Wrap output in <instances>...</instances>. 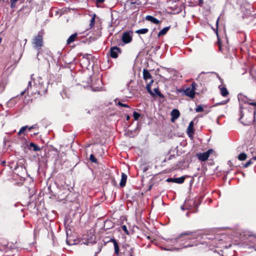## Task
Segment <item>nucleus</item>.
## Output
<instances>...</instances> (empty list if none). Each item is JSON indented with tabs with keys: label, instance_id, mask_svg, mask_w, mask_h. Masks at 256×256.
<instances>
[{
	"label": "nucleus",
	"instance_id": "1",
	"mask_svg": "<svg viewBox=\"0 0 256 256\" xmlns=\"http://www.w3.org/2000/svg\"><path fill=\"white\" fill-rule=\"evenodd\" d=\"M200 236V234L198 231L190 232L188 231L182 233L178 238L170 239L168 240V242H170L173 244H176L178 242H182L186 240L196 239Z\"/></svg>",
	"mask_w": 256,
	"mask_h": 256
},
{
	"label": "nucleus",
	"instance_id": "2",
	"mask_svg": "<svg viewBox=\"0 0 256 256\" xmlns=\"http://www.w3.org/2000/svg\"><path fill=\"white\" fill-rule=\"evenodd\" d=\"M43 36L44 32L42 31H40L38 32L37 35L34 36L32 40V44L33 48L38 51L37 57L38 56L40 52V50L44 46Z\"/></svg>",
	"mask_w": 256,
	"mask_h": 256
},
{
	"label": "nucleus",
	"instance_id": "3",
	"mask_svg": "<svg viewBox=\"0 0 256 256\" xmlns=\"http://www.w3.org/2000/svg\"><path fill=\"white\" fill-rule=\"evenodd\" d=\"M196 84L195 82H192L191 86L186 88L184 91V94L190 98H193L195 96Z\"/></svg>",
	"mask_w": 256,
	"mask_h": 256
},
{
	"label": "nucleus",
	"instance_id": "4",
	"mask_svg": "<svg viewBox=\"0 0 256 256\" xmlns=\"http://www.w3.org/2000/svg\"><path fill=\"white\" fill-rule=\"evenodd\" d=\"M212 151V150H208L203 152L197 154L198 158L201 161H205L208 160L210 156V152Z\"/></svg>",
	"mask_w": 256,
	"mask_h": 256
},
{
	"label": "nucleus",
	"instance_id": "5",
	"mask_svg": "<svg viewBox=\"0 0 256 256\" xmlns=\"http://www.w3.org/2000/svg\"><path fill=\"white\" fill-rule=\"evenodd\" d=\"M122 40L124 44H128L132 41V36L128 32H124L122 36Z\"/></svg>",
	"mask_w": 256,
	"mask_h": 256
},
{
	"label": "nucleus",
	"instance_id": "6",
	"mask_svg": "<svg viewBox=\"0 0 256 256\" xmlns=\"http://www.w3.org/2000/svg\"><path fill=\"white\" fill-rule=\"evenodd\" d=\"M120 52V48L116 46H114L110 48V56L112 58H118V54Z\"/></svg>",
	"mask_w": 256,
	"mask_h": 256
},
{
	"label": "nucleus",
	"instance_id": "7",
	"mask_svg": "<svg viewBox=\"0 0 256 256\" xmlns=\"http://www.w3.org/2000/svg\"><path fill=\"white\" fill-rule=\"evenodd\" d=\"M238 96L240 101L242 100L246 104L247 103L250 105L256 106V102H250V100L249 99L242 94L238 95Z\"/></svg>",
	"mask_w": 256,
	"mask_h": 256
},
{
	"label": "nucleus",
	"instance_id": "8",
	"mask_svg": "<svg viewBox=\"0 0 256 256\" xmlns=\"http://www.w3.org/2000/svg\"><path fill=\"white\" fill-rule=\"evenodd\" d=\"M187 134L189 137L192 138L194 134V122L192 121L190 122L188 124L187 128Z\"/></svg>",
	"mask_w": 256,
	"mask_h": 256
},
{
	"label": "nucleus",
	"instance_id": "9",
	"mask_svg": "<svg viewBox=\"0 0 256 256\" xmlns=\"http://www.w3.org/2000/svg\"><path fill=\"white\" fill-rule=\"evenodd\" d=\"M170 114L172 116L171 120L174 122L175 120L179 118L180 112L177 109H174L172 111Z\"/></svg>",
	"mask_w": 256,
	"mask_h": 256
},
{
	"label": "nucleus",
	"instance_id": "10",
	"mask_svg": "<svg viewBox=\"0 0 256 256\" xmlns=\"http://www.w3.org/2000/svg\"><path fill=\"white\" fill-rule=\"evenodd\" d=\"M127 180V176L124 173L122 174L121 180L120 183V185L121 187L123 188L126 186V182Z\"/></svg>",
	"mask_w": 256,
	"mask_h": 256
},
{
	"label": "nucleus",
	"instance_id": "11",
	"mask_svg": "<svg viewBox=\"0 0 256 256\" xmlns=\"http://www.w3.org/2000/svg\"><path fill=\"white\" fill-rule=\"evenodd\" d=\"M143 77L145 80H150V81L151 80H152L151 74H150L149 72L146 69H144L143 70Z\"/></svg>",
	"mask_w": 256,
	"mask_h": 256
},
{
	"label": "nucleus",
	"instance_id": "12",
	"mask_svg": "<svg viewBox=\"0 0 256 256\" xmlns=\"http://www.w3.org/2000/svg\"><path fill=\"white\" fill-rule=\"evenodd\" d=\"M77 36H78L77 33H74V34H72L67 40L66 44H70L71 43H72L76 40Z\"/></svg>",
	"mask_w": 256,
	"mask_h": 256
},
{
	"label": "nucleus",
	"instance_id": "13",
	"mask_svg": "<svg viewBox=\"0 0 256 256\" xmlns=\"http://www.w3.org/2000/svg\"><path fill=\"white\" fill-rule=\"evenodd\" d=\"M110 241L113 242L114 248V252L116 255H118L119 254V246L118 245V244L116 240L114 239H111Z\"/></svg>",
	"mask_w": 256,
	"mask_h": 256
},
{
	"label": "nucleus",
	"instance_id": "14",
	"mask_svg": "<svg viewBox=\"0 0 256 256\" xmlns=\"http://www.w3.org/2000/svg\"><path fill=\"white\" fill-rule=\"evenodd\" d=\"M146 20L148 21H150V22H153L154 24H158L160 22L158 20H157L156 18H154L152 16H147L146 17Z\"/></svg>",
	"mask_w": 256,
	"mask_h": 256
},
{
	"label": "nucleus",
	"instance_id": "15",
	"mask_svg": "<svg viewBox=\"0 0 256 256\" xmlns=\"http://www.w3.org/2000/svg\"><path fill=\"white\" fill-rule=\"evenodd\" d=\"M185 180V176H182L180 178H174L173 182L177 184H182Z\"/></svg>",
	"mask_w": 256,
	"mask_h": 256
},
{
	"label": "nucleus",
	"instance_id": "16",
	"mask_svg": "<svg viewBox=\"0 0 256 256\" xmlns=\"http://www.w3.org/2000/svg\"><path fill=\"white\" fill-rule=\"evenodd\" d=\"M154 82V80H151L150 82L149 83H148L147 84H146V90H148V92L150 94L152 95H153V93L151 90V86H152V84Z\"/></svg>",
	"mask_w": 256,
	"mask_h": 256
},
{
	"label": "nucleus",
	"instance_id": "17",
	"mask_svg": "<svg viewBox=\"0 0 256 256\" xmlns=\"http://www.w3.org/2000/svg\"><path fill=\"white\" fill-rule=\"evenodd\" d=\"M170 29V27L169 26H167V27H165L164 28H163L158 33V36H163V35H164L165 34H166V33L167 32L168 30Z\"/></svg>",
	"mask_w": 256,
	"mask_h": 256
},
{
	"label": "nucleus",
	"instance_id": "18",
	"mask_svg": "<svg viewBox=\"0 0 256 256\" xmlns=\"http://www.w3.org/2000/svg\"><path fill=\"white\" fill-rule=\"evenodd\" d=\"M220 94L223 96H226L229 93L226 88L222 87L220 88Z\"/></svg>",
	"mask_w": 256,
	"mask_h": 256
},
{
	"label": "nucleus",
	"instance_id": "19",
	"mask_svg": "<svg viewBox=\"0 0 256 256\" xmlns=\"http://www.w3.org/2000/svg\"><path fill=\"white\" fill-rule=\"evenodd\" d=\"M30 146L33 149V150L35 152L40 150V148L35 144L33 142H30Z\"/></svg>",
	"mask_w": 256,
	"mask_h": 256
},
{
	"label": "nucleus",
	"instance_id": "20",
	"mask_svg": "<svg viewBox=\"0 0 256 256\" xmlns=\"http://www.w3.org/2000/svg\"><path fill=\"white\" fill-rule=\"evenodd\" d=\"M243 116H244V114L241 111L240 112V118H239V121L242 123L244 125H248L250 124L251 122V121H249V122H244V121H242V120L243 118Z\"/></svg>",
	"mask_w": 256,
	"mask_h": 256
},
{
	"label": "nucleus",
	"instance_id": "21",
	"mask_svg": "<svg viewBox=\"0 0 256 256\" xmlns=\"http://www.w3.org/2000/svg\"><path fill=\"white\" fill-rule=\"evenodd\" d=\"M148 30L146 28H142L136 30V32L138 34H145L147 33Z\"/></svg>",
	"mask_w": 256,
	"mask_h": 256
},
{
	"label": "nucleus",
	"instance_id": "22",
	"mask_svg": "<svg viewBox=\"0 0 256 256\" xmlns=\"http://www.w3.org/2000/svg\"><path fill=\"white\" fill-rule=\"evenodd\" d=\"M247 158V156L246 154L244 153V152H242L240 153L238 156V159L240 160H245Z\"/></svg>",
	"mask_w": 256,
	"mask_h": 256
},
{
	"label": "nucleus",
	"instance_id": "23",
	"mask_svg": "<svg viewBox=\"0 0 256 256\" xmlns=\"http://www.w3.org/2000/svg\"><path fill=\"white\" fill-rule=\"evenodd\" d=\"M116 104L117 105H118L119 106H122V107L128 108H130V106L128 104H123V103L121 102L120 101H118L117 102L116 100Z\"/></svg>",
	"mask_w": 256,
	"mask_h": 256
},
{
	"label": "nucleus",
	"instance_id": "24",
	"mask_svg": "<svg viewBox=\"0 0 256 256\" xmlns=\"http://www.w3.org/2000/svg\"><path fill=\"white\" fill-rule=\"evenodd\" d=\"M140 114L139 113H138L136 112H134L133 117L134 118V120H138L139 118L140 117Z\"/></svg>",
	"mask_w": 256,
	"mask_h": 256
},
{
	"label": "nucleus",
	"instance_id": "25",
	"mask_svg": "<svg viewBox=\"0 0 256 256\" xmlns=\"http://www.w3.org/2000/svg\"><path fill=\"white\" fill-rule=\"evenodd\" d=\"M18 0H10V7L12 8H14L16 6V4L18 2Z\"/></svg>",
	"mask_w": 256,
	"mask_h": 256
},
{
	"label": "nucleus",
	"instance_id": "26",
	"mask_svg": "<svg viewBox=\"0 0 256 256\" xmlns=\"http://www.w3.org/2000/svg\"><path fill=\"white\" fill-rule=\"evenodd\" d=\"M154 92L156 95L160 97H163L162 94H161V92H160L158 88H155L154 89Z\"/></svg>",
	"mask_w": 256,
	"mask_h": 256
},
{
	"label": "nucleus",
	"instance_id": "27",
	"mask_svg": "<svg viewBox=\"0 0 256 256\" xmlns=\"http://www.w3.org/2000/svg\"><path fill=\"white\" fill-rule=\"evenodd\" d=\"M252 158L248 160L243 165V168H246L252 164Z\"/></svg>",
	"mask_w": 256,
	"mask_h": 256
},
{
	"label": "nucleus",
	"instance_id": "28",
	"mask_svg": "<svg viewBox=\"0 0 256 256\" xmlns=\"http://www.w3.org/2000/svg\"><path fill=\"white\" fill-rule=\"evenodd\" d=\"M90 160L92 162H97L96 159L94 157V155L92 154H90Z\"/></svg>",
	"mask_w": 256,
	"mask_h": 256
},
{
	"label": "nucleus",
	"instance_id": "29",
	"mask_svg": "<svg viewBox=\"0 0 256 256\" xmlns=\"http://www.w3.org/2000/svg\"><path fill=\"white\" fill-rule=\"evenodd\" d=\"M195 110L196 112H202L204 110V108L202 106L199 105L196 107Z\"/></svg>",
	"mask_w": 256,
	"mask_h": 256
},
{
	"label": "nucleus",
	"instance_id": "30",
	"mask_svg": "<svg viewBox=\"0 0 256 256\" xmlns=\"http://www.w3.org/2000/svg\"><path fill=\"white\" fill-rule=\"evenodd\" d=\"M122 229L126 234H129L128 231L127 229V227L126 225L122 226Z\"/></svg>",
	"mask_w": 256,
	"mask_h": 256
},
{
	"label": "nucleus",
	"instance_id": "31",
	"mask_svg": "<svg viewBox=\"0 0 256 256\" xmlns=\"http://www.w3.org/2000/svg\"><path fill=\"white\" fill-rule=\"evenodd\" d=\"M27 128H28V126H25L22 127L20 128V130L22 132V133H23L25 135L26 133L24 132L27 129Z\"/></svg>",
	"mask_w": 256,
	"mask_h": 256
},
{
	"label": "nucleus",
	"instance_id": "32",
	"mask_svg": "<svg viewBox=\"0 0 256 256\" xmlns=\"http://www.w3.org/2000/svg\"><path fill=\"white\" fill-rule=\"evenodd\" d=\"M94 23H95V18H92L90 20V28H92L94 26Z\"/></svg>",
	"mask_w": 256,
	"mask_h": 256
},
{
	"label": "nucleus",
	"instance_id": "33",
	"mask_svg": "<svg viewBox=\"0 0 256 256\" xmlns=\"http://www.w3.org/2000/svg\"><path fill=\"white\" fill-rule=\"evenodd\" d=\"M66 243L68 244V245H73V244H76V242H75L74 241V242H72L71 241V240H70V239L68 238H67L66 239Z\"/></svg>",
	"mask_w": 256,
	"mask_h": 256
},
{
	"label": "nucleus",
	"instance_id": "34",
	"mask_svg": "<svg viewBox=\"0 0 256 256\" xmlns=\"http://www.w3.org/2000/svg\"><path fill=\"white\" fill-rule=\"evenodd\" d=\"M80 56H82L84 59H85V58L86 59L88 60V62H89V60L88 58L89 55L88 54H80Z\"/></svg>",
	"mask_w": 256,
	"mask_h": 256
},
{
	"label": "nucleus",
	"instance_id": "35",
	"mask_svg": "<svg viewBox=\"0 0 256 256\" xmlns=\"http://www.w3.org/2000/svg\"><path fill=\"white\" fill-rule=\"evenodd\" d=\"M36 128V126L34 125L28 127V128H27V129H28V131H30L31 130L34 128Z\"/></svg>",
	"mask_w": 256,
	"mask_h": 256
},
{
	"label": "nucleus",
	"instance_id": "36",
	"mask_svg": "<svg viewBox=\"0 0 256 256\" xmlns=\"http://www.w3.org/2000/svg\"><path fill=\"white\" fill-rule=\"evenodd\" d=\"M203 4H204L203 0H199V3H198V5L199 6H202Z\"/></svg>",
	"mask_w": 256,
	"mask_h": 256
},
{
	"label": "nucleus",
	"instance_id": "37",
	"mask_svg": "<svg viewBox=\"0 0 256 256\" xmlns=\"http://www.w3.org/2000/svg\"><path fill=\"white\" fill-rule=\"evenodd\" d=\"M174 179V178H168L166 180H167L168 182H173Z\"/></svg>",
	"mask_w": 256,
	"mask_h": 256
},
{
	"label": "nucleus",
	"instance_id": "38",
	"mask_svg": "<svg viewBox=\"0 0 256 256\" xmlns=\"http://www.w3.org/2000/svg\"><path fill=\"white\" fill-rule=\"evenodd\" d=\"M219 18H218L217 19V20H216V29L218 28V27Z\"/></svg>",
	"mask_w": 256,
	"mask_h": 256
},
{
	"label": "nucleus",
	"instance_id": "39",
	"mask_svg": "<svg viewBox=\"0 0 256 256\" xmlns=\"http://www.w3.org/2000/svg\"><path fill=\"white\" fill-rule=\"evenodd\" d=\"M104 0H96V2L98 3H102Z\"/></svg>",
	"mask_w": 256,
	"mask_h": 256
},
{
	"label": "nucleus",
	"instance_id": "40",
	"mask_svg": "<svg viewBox=\"0 0 256 256\" xmlns=\"http://www.w3.org/2000/svg\"><path fill=\"white\" fill-rule=\"evenodd\" d=\"M22 134V132L20 130H19V132L18 133V136H20V134Z\"/></svg>",
	"mask_w": 256,
	"mask_h": 256
},
{
	"label": "nucleus",
	"instance_id": "41",
	"mask_svg": "<svg viewBox=\"0 0 256 256\" xmlns=\"http://www.w3.org/2000/svg\"><path fill=\"white\" fill-rule=\"evenodd\" d=\"M25 92H26V90H24L22 91V92H21L20 95L21 96L23 95Z\"/></svg>",
	"mask_w": 256,
	"mask_h": 256
},
{
	"label": "nucleus",
	"instance_id": "42",
	"mask_svg": "<svg viewBox=\"0 0 256 256\" xmlns=\"http://www.w3.org/2000/svg\"><path fill=\"white\" fill-rule=\"evenodd\" d=\"M192 246V245H186V246H184V247L186 248V247Z\"/></svg>",
	"mask_w": 256,
	"mask_h": 256
},
{
	"label": "nucleus",
	"instance_id": "43",
	"mask_svg": "<svg viewBox=\"0 0 256 256\" xmlns=\"http://www.w3.org/2000/svg\"><path fill=\"white\" fill-rule=\"evenodd\" d=\"M31 84H32V82L30 81L28 82V88L29 86H31Z\"/></svg>",
	"mask_w": 256,
	"mask_h": 256
},
{
	"label": "nucleus",
	"instance_id": "44",
	"mask_svg": "<svg viewBox=\"0 0 256 256\" xmlns=\"http://www.w3.org/2000/svg\"><path fill=\"white\" fill-rule=\"evenodd\" d=\"M252 160H256V156H254V157L252 158Z\"/></svg>",
	"mask_w": 256,
	"mask_h": 256
},
{
	"label": "nucleus",
	"instance_id": "45",
	"mask_svg": "<svg viewBox=\"0 0 256 256\" xmlns=\"http://www.w3.org/2000/svg\"><path fill=\"white\" fill-rule=\"evenodd\" d=\"M164 250H172V249H170V248H165Z\"/></svg>",
	"mask_w": 256,
	"mask_h": 256
},
{
	"label": "nucleus",
	"instance_id": "46",
	"mask_svg": "<svg viewBox=\"0 0 256 256\" xmlns=\"http://www.w3.org/2000/svg\"><path fill=\"white\" fill-rule=\"evenodd\" d=\"M254 250H256V244L254 246Z\"/></svg>",
	"mask_w": 256,
	"mask_h": 256
},
{
	"label": "nucleus",
	"instance_id": "47",
	"mask_svg": "<svg viewBox=\"0 0 256 256\" xmlns=\"http://www.w3.org/2000/svg\"><path fill=\"white\" fill-rule=\"evenodd\" d=\"M130 116H127V118H126V120H128L130 119Z\"/></svg>",
	"mask_w": 256,
	"mask_h": 256
},
{
	"label": "nucleus",
	"instance_id": "48",
	"mask_svg": "<svg viewBox=\"0 0 256 256\" xmlns=\"http://www.w3.org/2000/svg\"><path fill=\"white\" fill-rule=\"evenodd\" d=\"M184 206H181V208H182V210H184Z\"/></svg>",
	"mask_w": 256,
	"mask_h": 256
},
{
	"label": "nucleus",
	"instance_id": "49",
	"mask_svg": "<svg viewBox=\"0 0 256 256\" xmlns=\"http://www.w3.org/2000/svg\"><path fill=\"white\" fill-rule=\"evenodd\" d=\"M96 90V91H100V90L99 88H98V90H97V89H96V90Z\"/></svg>",
	"mask_w": 256,
	"mask_h": 256
},
{
	"label": "nucleus",
	"instance_id": "50",
	"mask_svg": "<svg viewBox=\"0 0 256 256\" xmlns=\"http://www.w3.org/2000/svg\"><path fill=\"white\" fill-rule=\"evenodd\" d=\"M130 256H133L132 253H130Z\"/></svg>",
	"mask_w": 256,
	"mask_h": 256
},
{
	"label": "nucleus",
	"instance_id": "51",
	"mask_svg": "<svg viewBox=\"0 0 256 256\" xmlns=\"http://www.w3.org/2000/svg\"><path fill=\"white\" fill-rule=\"evenodd\" d=\"M186 216H188V212H186Z\"/></svg>",
	"mask_w": 256,
	"mask_h": 256
},
{
	"label": "nucleus",
	"instance_id": "52",
	"mask_svg": "<svg viewBox=\"0 0 256 256\" xmlns=\"http://www.w3.org/2000/svg\"><path fill=\"white\" fill-rule=\"evenodd\" d=\"M3 0L4 1V0Z\"/></svg>",
	"mask_w": 256,
	"mask_h": 256
}]
</instances>
